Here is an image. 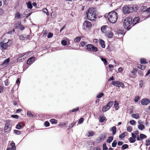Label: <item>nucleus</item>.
<instances>
[{
  "label": "nucleus",
  "mask_w": 150,
  "mask_h": 150,
  "mask_svg": "<svg viewBox=\"0 0 150 150\" xmlns=\"http://www.w3.org/2000/svg\"><path fill=\"white\" fill-rule=\"evenodd\" d=\"M96 11L95 8H91L88 9V11L86 12L88 18L91 21L95 20L96 18Z\"/></svg>",
  "instance_id": "1"
},
{
  "label": "nucleus",
  "mask_w": 150,
  "mask_h": 150,
  "mask_svg": "<svg viewBox=\"0 0 150 150\" xmlns=\"http://www.w3.org/2000/svg\"><path fill=\"white\" fill-rule=\"evenodd\" d=\"M108 18L110 23H114L117 21V14L115 11L111 12L108 14Z\"/></svg>",
  "instance_id": "2"
},
{
  "label": "nucleus",
  "mask_w": 150,
  "mask_h": 150,
  "mask_svg": "<svg viewBox=\"0 0 150 150\" xmlns=\"http://www.w3.org/2000/svg\"><path fill=\"white\" fill-rule=\"evenodd\" d=\"M132 18L130 17H127L124 19L123 25L125 29L129 30L130 29V26L131 25Z\"/></svg>",
  "instance_id": "3"
},
{
  "label": "nucleus",
  "mask_w": 150,
  "mask_h": 150,
  "mask_svg": "<svg viewBox=\"0 0 150 150\" xmlns=\"http://www.w3.org/2000/svg\"><path fill=\"white\" fill-rule=\"evenodd\" d=\"M12 42V41L11 40H8V42H5V40H4L3 42H0V48H1L2 50L6 49L8 47L10 46Z\"/></svg>",
  "instance_id": "4"
},
{
  "label": "nucleus",
  "mask_w": 150,
  "mask_h": 150,
  "mask_svg": "<svg viewBox=\"0 0 150 150\" xmlns=\"http://www.w3.org/2000/svg\"><path fill=\"white\" fill-rule=\"evenodd\" d=\"M133 9L132 6H126L122 8L123 13L124 14H128L132 12Z\"/></svg>",
  "instance_id": "5"
},
{
  "label": "nucleus",
  "mask_w": 150,
  "mask_h": 150,
  "mask_svg": "<svg viewBox=\"0 0 150 150\" xmlns=\"http://www.w3.org/2000/svg\"><path fill=\"white\" fill-rule=\"evenodd\" d=\"M86 47H87V49L88 51L94 52L98 51L97 48L91 44H89L87 45H86Z\"/></svg>",
  "instance_id": "6"
},
{
  "label": "nucleus",
  "mask_w": 150,
  "mask_h": 150,
  "mask_svg": "<svg viewBox=\"0 0 150 150\" xmlns=\"http://www.w3.org/2000/svg\"><path fill=\"white\" fill-rule=\"evenodd\" d=\"M101 31L103 33L111 32V28L107 25H104L101 27Z\"/></svg>",
  "instance_id": "7"
},
{
  "label": "nucleus",
  "mask_w": 150,
  "mask_h": 150,
  "mask_svg": "<svg viewBox=\"0 0 150 150\" xmlns=\"http://www.w3.org/2000/svg\"><path fill=\"white\" fill-rule=\"evenodd\" d=\"M112 83L114 86L118 87H121L123 88L124 87V85L123 83L118 81H112Z\"/></svg>",
  "instance_id": "8"
},
{
  "label": "nucleus",
  "mask_w": 150,
  "mask_h": 150,
  "mask_svg": "<svg viewBox=\"0 0 150 150\" xmlns=\"http://www.w3.org/2000/svg\"><path fill=\"white\" fill-rule=\"evenodd\" d=\"M11 129V125L9 123L7 122L6 123L4 127V132L5 133L7 134L10 132Z\"/></svg>",
  "instance_id": "9"
},
{
  "label": "nucleus",
  "mask_w": 150,
  "mask_h": 150,
  "mask_svg": "<svg viewBox=\"0 0 150 150\" xmlns=\"http://www.w3.org/2000/svg\"><path fill=\"white\" fill-rule=\"evenodd\" d=\"M91 24L90 22L88 21H85L84 22L82 25V28L85 29L86 28H89L91 27Z\"/></svg>",
  "instance_id": "10"
},
{
  "label": "nucleus",
  "mask_w": 150,
  "mask_h": 150,
  "mask_svg": "<svg viewBox=\"0 0 150 150\" xmlns=\"http://www.w3.org/2000/svg\"><path fill=\"white\" fill-rule=\"evenodd\" d=\"M146 18H145L144 19L140 18L139 17H136L134 18V19L133 20V21H132V24L133 25H135L138 23L140 21H142L144 19H145Z\"/></svg>",
  "instance_id": "11"
},
{
  "label": "nucleus",
  "mask_w": 150,
  "mask_h": 150,
  "mask_svg": "<svg viewBox=\"0 0 150 150\" xmlns=\"http://www.w3.org/2000/svg\"><path fill=\"white\" fill-rule=\"evenodd\" d=\"M30 52H27L25 53L22 54V56L18 58V60H21L22 59H24L28 57V55L29 54Z\"/></svg>",
  "instance_id": "12"
},
{
  "label": "nucleus",
  "mask_w": 150,
  "mask_h": 150,
  "mask_svg": "<svg viewBox=\"0 0 150 150\" xmlns=\"http://www.w3.org/2000/svg\"><path fill=\"white\" fill-rule=\"evenodd\" d=\"M150 103V100L148 99L144 98L141 100V103L143 105H146Z\"/></svg>",
  "instance_id": "13"
},
{
  "label": "nucleus",
  "mask_w": 150,
  "mask_h": 150,
  "mask_svg": "<svg viewBox=\"0 0 150 150\" xmlns=\"http://www.w3.org/2000/svg\"><path fill=\"white\" fill-rule=\"evenodd\" d=\"M35 57H31L30 58H29L27 61V64L29 65H30L34 62Z\"/></svg>",
  "instance_id": "14"
},
{
  "label": "nucleus",
  "mask_w": 150,
  "mask_h": 150,
  "mask_svg": "<svg viewBox=\"0 0 150 150\" xmlns=\"http://www.w3.org/2000/svg\"><path fill=\"white\" fill-rule=\"evenodd\" d=\"M106 137V135L105 134H102L99 137V140L98 142H101L104 140Z\"/></svg>",
  "instance_id": "15"
},
{
  "label": "nucleus",
  "mask_w": 150,
  "mask_h": 150,
  "mask_svg": "<svg viewBox=\"0 0 150 150\" xmlns=\"http://www.w3.org/2000/svg\"><path fill=\"white\" fill-rule=\"evenodd\" d=\"M109 38H111L113 37V34L111 32H108L106 33H103Z\"/></svg>",
  "instance_id": "16"
},
{
  "label": "nucleus",
  "mask_w": 150,
  "mask_h": 150,
  "mask_svg": "<svg viewBox=\"0 0 150 150\" xmlns=\"http://www.w3.org/2000/svg\"><path fill=\"white\" fill-rule=\"evenodd\" d=\"M119 105V103L117 102V100H115L114 101V107L115 108V110H117L119 109V106H118Z\"/></svg>",
  "instance_id": "17"
},
{
  "label": "nucleus",
  "mask_w": 150,
  "mask_h": 150,
  "mask_svg": "<svg viewBox=\"0 0 150 150\" xmlns=\"http://www.w3.org/2000/svg\"><path fill=\"white\" fill-rule=\"evenodd\" d=\"M146 14H150V7L148 8L146 10L142 12V14L143 15Z\"/></svg>",
  "instance_id": "18"
},
{
  "label": "nucleus",
  "mask_w": 150,
  "mask_h": 150,
  "mask_svg": "<svg viewBox=\"0 0 150 150\" xmlns=\"http://www.w3.org/2000/svg\"><path fill=\"white\" fill-rule=\"evenodd\" d=\"M9 61V58L5 60L4 61V62L2 63V64H1V65L3 66L6 65H7V64L8 63Z\"/></svg>",
  "instance_id": "19"
},
{
  "label": "nucleus",
  "mask_w": 150,
  "mask_h": 150,
  "mask_svg": "<svg viewBox=\"0 0 150 150\" xmlns=\"http://www.w3.org/2000/svg\"><path fill=\"white\" fill-rule=\"evenodd\" d=\"M29 35H28L27 36H26L25 35L23 36V35H21L19 36V38H20V40H25V39L27 38L28 39L29 38Z\"/></svg>",
  "instance_id": "20"
},
{
  "label": "nucleus",
  "mask_w": 150,
  "mask_h": 150,
  "mask_svg": "<svg viewBox=\"0 0 150 150\" xmlns=\"http://www.w3.org/2000/svg\"><path fill=\"white\" fill-rule=\"evenodd\" d=\"M127 134V132H123L122 134H121L119 135V138L121 139H122L125 137L126 136Z\"/></svg>",
  "instance_id": "21"
},
{
  "label": "nucleus",
  "mask_w": 150,
  "mask_h": 150,
  "mask_svg": "<svg viewBox=\"0 0 150 150\" xmlns=\"http://www.w3.org/2000/svg\"><path fill=\"white\" fill-rule=\"evenodd\" d=\"M116 129H117V128L115 126L111 128V132H112V134L113 135L115 134V133H116Z\"/></svg>",
  "instance_id": "22"
},
{
  "label": "nucleus",
  "mask_w": 150,
  "mask_h": 150,
  "mask_svg": "<svg viewBox=\"0 0 150 150\" xmlns=\"http://www.w3.org/2000/svg\"><path fill=\"white\" fill-rule=\"evenodd\" d=\"M23 126V124L21 122L19 123L18 124L16 125V129H20L21 127Z\"/></svg>",
  "instance_id": "23"
},
{
  "label": "nucleus",
  "mask_w": 150,
  "mask_h": 150,
  "mask_svg": "<svg viewBox=\"0 0 150 150\" xmlns=\"http://www.w3.org/2000/svg\"><path fill=\"white\" fill-rule=\"evenodd\" d=\"M110 108L111 107H107L106 106H104V107H103V108H102V111H103V112H105L109 110Z\"/></svg>",
  "instance_id": "24"
},
{
  "label": "nucleus",
  "mask_w": 150,
  "mask_h": 150,
  "mask_svg": "<svg viewBox=\"0 0 150 150\" xmlns=\"http://www.w3.org/2000/svg\"><path fill=\"white\" fill-rule=\"evenodd\" d=\"M100 45H101V47L103 48H105V44H104V40H100Z\"/></svg>",
  "instance_id": "25"
},
{
  "label": "nucleus",
  "mask_w": 150,
  "mask_h": 150,
  "mask_svg": "<svg viewBox=\"0 0 150 150\" xmlns=\"http://www.w3.org/2000/svg\"><path fill=\"white\" fill-rule=\"evenodd\" d=\"M94 134H95L94 133V132L90 131V132H88V134L87 135L88 137H89L93 136Z\"/></svg>",
  "instance_id": "26"
},
{
  "label": "nucleus",
  "mask_w": 150,
  "mask_h": 150,
  "mask_svg": "<svg viewBox=\"0 0 150 150\" xmlns=\"http://www.w3.org/2000/svg\"><path fill=\"white\" fill-rule=\"evenodd\" d=\"M113 102L112 101H110L107 104L105 105V106L108 107L109 108H111L113 105Z\"/></svg>",
  "instance_id": "27"
},
{
  "label": "nucleus",
  "mask_w": 150,
  "mask_h": 150,
  "mask_svg": "<svg viewBox=\"0 0 150 150\" xmlns=\"http://www.w3.org/2000/svg\"><path fill=\"white\" fill-rule=\"evenodd\" d=\"M113 137L110 136L109 137V138L107 140V143L110 144V143L112 141H113Z\"/></svg>",
  "instance_id": "28"
},
{
  "label": "nucleus",
  "mask_w": 150,
  "mask_h": 150,
  "mask_svg": "<svg viewBox=\"0 0 150 150\" xmlns=\"http://www.w3.org/2000/svg\"><path fill=\"white\" fill-rule=\"evenodd\" d=\"M81 39V37L79 36L76 37L74 39V42L75 43L78 42Z\"/></svg>",
  "instance_id": "29"
},
{
  "label": "nucleus",
  "mask_w": 150,
  "mask_h": 150,
  "mask_svg": "<svg viewBox=\"0 0 150 150\" xmlns=\"http://www.w3.org/2000/svg\"><path fill=\"white\" fill-rule=\"evenodd\" d=\"M137 67H138L139 69H140L142 70H144L145 69V66L144 65H141L140 64H138L137 65Z\"/></svg>",
  "instance_id": "30"
},
{
  "label": "nucleus",
  "mask_w": 150,
  "mask_h": 150,
  "mask_svg": "<svg viewBox=\"0 0 150 150\" xmlns=\"http://www.w3.org/2000/svg\"><path fill=\"white\" fill-rule=\"evenodd\" d=\"M138 129L141 130H143L144 128V125L142 124H139L138 125Z\"/></svg>",
  "instance_id": "31"
},
{
  "label": "nucleus",
  "mask_w": 150,
  "mask_h": 150,
  "mask_svg": "<svg viewBox=\"0 0 150 150\" xmlns=\"http://www.w3.org/2000/svg\"><path fill=\"white\" fill-rule=\"evenodd\" d=\"M27 6L28 8L31 9L32 8V5L31 4V3L29 1L26 3Z\"/></svg>",
  "instance_id": "32"
},
{
  "label": "nucleus",
  "mask_w": 150,
  "mask_h": 150,
  "mask_svg": "<svg viewBox=\"0 0 150 150\" xmlns=\"http://www.w3.org/2000/svg\"><path fill=\"white\" fill-rule=\"evenodd\" d=\"M20 14L19 12L16 13L15 15V18L16 19L20 18Z\"/></svg>",
  "instance_id": "33"
},
{
  "label": "nucleus",
  "mask_w": 150,
  "mask_h": 150,
  "mask_svg": "<svg viewBox=\"0 0 150 150\" xmlns=\"http://www.w3.org/2000/svg\"><path fill=\"white\" fill-rule=\"evenodd\" d=\"M42 12L46 14L48 16L49 15V13H48V11L46 8H44L42 10Z\"/></svg>",
  "instance_id": "34"
},
{
  "label": "nucleus",
  "mask_w": 150,
  "mask_h": 150,
  "mask_svg": "<svg viewBox=\"0 0 150 150\" xmlns=\"http://www.w3.org/2000/svg\"><path fill=\"white\" fill-rule=\"evenodd\" d=\"M105 119V117L104 116L100 117V122H103Z\"/></svg>",
  "instance_id": "35"
},
{
  "label": "nucleus",
  "mask_w": 150,
  "mask_h": 150,
  "mask_svg": "<svg viewBox=\"0 0 150 150\" xmlns=\"http://www.w3.org/2000/svg\"><path fill=\"white\" fill-rule=\"evenodd\" d=\"M147 62H146V59H141V64H146Z\"/></svg>",
  "instance_id": "36"
},
{
  "label": "nucleus",
  "mask_w": 150,
  "mask_h": 150,
  "mask_svg": "<svg viewBox=\"0 0 150 150\" xmlns=\"http://www.w3.org/2000/svg\"><path fill=\"white\" fill-rule=\"evenodd\" d=\"M136 141V138H129V142L130 143H133Z\"/></svg>",
  "instance_id": "37"
},
{
  "label": "nucleus",
  "mask_w": 150,
  "mask_h": 150,
  "mask_svg": "<svg viewBox=\"0 0 150 150\" xmlns=\"http://www.w3.org/2000/svg\"><path fill=\"white\" fill-rule=\"evenodd\" d=\"M50 122L52 124H56L57 123V121L56 120L52 119L50 120Z\"/></svg>",
  "instance_id": "38"
},
{
  "label": "nucleus",
  "mask_w": 150,
  "mask_h": 150,
  "mask_svg": "<svg viewBox=\"0 0 150 150\" xmlns=\"http://www.w3.org/2000/svg\"><path fill=\"white\" fill-rule=\"evenodd\" d=\"M139 137L141 138V139H145L146 137V136L145 135L143 134H140V135H139Z\"/></svg>",
  "instance_id": "39"
},
{
  "label": "nucleus",
  "mask_w": 150,
  "mask_h": 150,
  "mask_svg": "<svg viewBox=\"0 0 150 150\" xmlns=\"http://www.w3.org/2000/svg\"><path fill=\"white\" fill-rule=\"evenodd\" d=\"M132 117L136 119H137L138 118V114H133L132 115Z\"/></svg>",
  "instance_id": "40"
},
{
  "label": "nucleus",
  "mask_w": 150,
  "mask_h": 150,
  "mask_svg": "<svg viewBox=\"0 0 150 150\" xmlns=\"http://www.w3.org/2000/svg\"><path fill=\"white\" fill-rule=\"evenodd\" d=\"M141 15H142V16H143L144 17H145V18H147L149 17V16L150 15V14H144V15L142 14V13H141Z\"/></svg>",
  "instance_id": "41"
},
{
  "label": "nucleus",
  "mask_w": 150,
  "mask_h": 150,
  "mask_svg": "<svg viewBox=\"0 0 150 150\" xmlns=\"http://www.w3.org/2000/svg\"><path fill=\"white\" fill-rule=\"evenodd\" d=\"M116 145H117V141L116 140H114L112 143V146L115 147L116 146Z\"/></svg>",
  "instance_id": "42"
},
{
  "label": "nucleus",
  "mask_w": 150,
  "mask_h": 150,
  "mask_svg": "<svg viewBox=\"0 0 150 150\" xmlns=\"http://www.w3.org/2000/svg\"><path fill=\"white\" fill-rule=\"evenodd\" d=\"M104 95V94L103 93H99L98 95L97 96V98H100Z\"/></svg>",
  "instance_id": "43"
},
{
  "label": "nucleus",
  "mask_w": 150,
  "mask_h": 150,
  "mask_svg": "<svg viewBox=\"0 0 150 150\" xmlns=\"http://www.w3.org/2000/svg\"><path fill=\"white\" fill-rule=\"evenodd\" d=\"M76 122H72V123H71V125H69V128L71 129L73 127V126H74L76 124Z\"/></svg>",
  "instance_id": "44"
},
{
  "label": "nucleus",
  "mask_w": 150,
  "mask_h": 150,
  "mask_svg": "<svg viewBox=\"0 0 150 150\" xmlns=\"http://www.w3.org/2000/svg\"><path fill=\"white\" fill-rule=\"evenodd\" d=\"M101 60L104 62V65H106L107 64V61H106V59H105V58H101Z\"/></svg>",
  "instance_id": "45"
},
{
  "label": "nucleus",
  "mask_w": 150,
  "mask_h": 150,
  "mask_svg": "<svg viewBox=\"0 0 150 150\" xmlns=\"http://www.w3.org/2000/svg\"><path fill=\"white\" fill-rule=\"evenodd\" d=\"M51 16H52V18H54L56 17V13L53 12H52L51 13Z\"/></svg>",
  "instance_id": "46"
},
{
  "label": "nucleus",
  "mask_w": 150,
  "mask_h": 150,
  "mask_svg": "<svg viewBox=\"0 0 150 150\" xmlns=\"http://www.w3.org/2000/svg\"><path fill=\"white\" fill-rule=\"evenodd\" d=\"M146 146H148L150 145V140L149 139H147L146 140Z\"/></svg>",
  "instance_id": "47"
},
{
  "label": "nucleus",
  "mask_w": 150,
  "mask_h": 150,
  "mask_svg": "<svg viewBox=\"0 0 150 150\" xmlns=\"http://www.w3.org/2000/svg\"><path fill=\"white\" fill-rule=\"evenodd\" d=\"M27 115L29 117H33V115L31 114L30 112L28 111L27 113Z\"/></svg>",
  "instance_id": "48"
},
{
  "label": "nucleus",
  "mask_w": 150,
  "mask_h": 150,
  "mask_svg": "<svg viewBox=\"0 0 150 150\" xmlns=\"http://www.w3.org/2000/svg\"><path fill=\"white\" fill-rule=\"evenodd\" d=\"M103 150H108V148L106 146V144H103Z\"/></svg>",
  "instance_id": "49"
},
{
  "label": "nucleus",
  "mask_w": 150,
  "mask_h": 150,
  "mask_svg": "<svg viewBox=\"0 0 150 150\" xmlns=\"http://www.w3.org/2000/svg\"><path fill=\"white\" fill-rule=\"evenodd\" d=\"M128 147V145L127 144H125L122 146V148L123 149H125Z\"/></svg>",
  "instance_id": "50"
},
{
  "label": "nucleus",
  "mask_w": 150,
  "mask_h": 150,
  "mask_svg": "<svg viewBox=\"0 0 150 150\" xmlns=\"http://www.w3.org/2000/svg\"><path fill=\"white\" fill-rule=\"evenodd\" d=\"M14 132L17 135H20L21 133L18 130H14Z\"/></svg>",
  "instance_id": "51"
},
{
  "label": "nucleus",
  "mask_w": 150,
  "mask_h": 150,
  "mask_svg": "<svg viewBox=\"0 0 150 150\" xmlns=\"http://www.w3.org/2000/svg\"><path fill=\"white\" fill-rule=\"evenodd\" d=\"M132 137H130V138H136V137H138V135H136L135 134H134L133 133H132Z\"/></svg>",
  "instance_id": "52"
},
{
  "label": "nucleus",
  "mask_w": 150,
  "mask_h": 150,
  "mask_svg": "<svg viewBox=\"0 0 150 150\" xmlns=\"http://www.w3.org/2000/svg\"><path fill=\"white\" fill-rule=\"evenodd\" d=\"M44 125L45 127H48L50 126V123L48 121H46L44 122Z\"/></svg>",
  "instance_id": "53"
},
{
  "label": "nucleus",
  "mask_w": 150,
  "mask_h": 150,
  "mask_svg": "<svg viewBox=\"0 0 150 150\" xmlns=\"http://www.w3.org/2000/svg\"><path fill=\"white\" fill-rule=\"evenodd\" d=\"M135 123L136 122L134 120H132L129 121V123L132 125H134Z\"/></svg>",
  "instance_id": "54"
},
{
  "label": "nucleus",
  "mask_w": 150,
  "mask_h": 150,
  "mask_svg": "<svg viewBox=\"0 0 150 150\" xmlns=\"http://www.w3.org/2000/svg\"><path fill=\"white\" fill-rule=\"evenodd\" d=\"M53 36V34L51 33H48V36H47V37L48 38H51Z\"/></svg>",
  "instance_id": "55"
},
{
  "label": "nucleus",
  "mask_w": 150,
  "mask_h": 150,
  "mask_svg": "<svg viewBox=\"0 0 150 150\" xmlns=\"http://www.w3.org/2000/svg\"><path fill=\"white\" fill-rule=\"evenodd\" d=\"M127 130L129 132H130L132 131V127H128L127 128Z\"/></svg>",
  "instance_id": "56"
},
{
  "label": "nucleus",
  "mask_w": 150,
  "mask_h": 150,
  "mask_svg": "<svg viewBox=\"0 0 150 150\" xmlns=\"http://www.w3.org/2000/svg\"><path fill=\"white\" fill-rule=\"evenodd\" d=\"M62 44L64 46H65L67 44V42L65 40H63L62 41Z\"/></svg>",
  "instance_id": "57"
},
{
  "label": "nucleus",
  "mask_w": 150,
  "mask_h": 150,
  "mask_svg": "<svg viewBox=\"0 0 150 150\" xmlns=\"http://www.w3.org/2000/svg\"><path fill=\"white\" fill-rule=\"evenodd\" d=\"M79 110V107H77L75 109H74L73 110H71V112H76L77 111H78Z\"/></svg>",
  "instance_id": "58"
},
{
  "label": "nucleus",
  "mask_w": 150,
  "mask_h": 150,
  "mask_svg": "<svg viewBox=\"0 0 150 150\" xmlns=\"http://www.w3.org/2000/svg\"><path fill=\"white\" fill-rule=\"evenodd\" d=\"M139 86L141 87V88H142V87L143 86V81L142 80H141L140 81H139Z\"/></svg>",
  "instance_id": "59"
},
{
  "label": "nucleus",
  "mask_w": 150,
  "mask_h": 150,
  "mask_svg": "<svg viewBox=\"0 0 150 150\" xmlns=\"http://www.w3.org/2000/svg\"><path fill=\"white\" fill-rule=\"evenodd\" d=\"M122 31L121 30H119V32H117L116 33V35H118V36H119V35H122Z\"/></svg>",
  "instance_id": "60"
},
{
  "label": "nucleus",
  "mask_w": 150,
  "mask_h": 150,
  "mask_svg": "<svg viewBox=\"0 0 150 150\" xmlns=\"http://www.w3.org/2000/svg\"><path fill=\"white\" fill-rule=\"evenodd\" d=\"M83 118H80V120L79 121L78 123L79 124H80L82 123L83 122Z\"/></svg>",
  "instance_id": "61"
},
{
  "label": "nucleus",
  "mask_w": 150,
  "mask_h": 150,
  "mask_svg": "<svg viewBox=\"0 0 150 150\" xmlns=\"http://www.w3.org/2000/svg\"><path fill=\"white\" fill-rule=\"evenodd\" d=\"M11 117L18 119V116L16 115H11Z\"/></svg>",
  "instance_id": "62"
},
{
  "label": "nucleus",
  "mask_w": 150,
  "mask_h": 150,
  "mask_svg": "<svg viewBox=\"0 0 150 150\" xmlns=\"http://www.w3.org/2000/svg\"><path fill=\"white\" fill-rule=\"evenodd\" d=\"M139 99V97L138 96H136L135 97V100H134V101L136 102H137L138 101V100Z\"/></svg>",
  "instance_id": "63"
},
{
  "label": "nucleus",
  "mask_w": 150,
  "mask_h": 150,
  "mask_svg": "<svg viewBox=\"0 0 150 150\" xmlns=\"http://www.w3.org/2000/svg\"><path fill=\"white\" fill-rule=\"evenodd\" d=\"M7 149H10V150H16V146H13L11 147V148H7Z\"/></svg>",
  "instance_id": "64"
}]
</instances>
